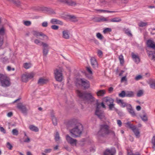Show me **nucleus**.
<instances>
[{
	"label": "nucleus",
	"instance_id": "obj_24",
	"mask_svg": "<svg viewBox=\"0 0 155 155\" xmlns=\"http://www.w3.org/2000/svg\"><path fill=\"white\" fill-rule=\"evenodd\" d=\"M63 37L64 38L68 39L69 38V31L67 30H64L62 32Z\"/></svg>",
	"mask_w": 155,
	"mask_h": 155
},
{
	"label": "nucleus",
	"instance_id": "obj_50",
	"mask_svg": "<svg viewBox=\"0 0 155 155\" xmlns=\"http://www.w3.org/2000/svg\"><path fill=\"white\" fill-rule=\"evenodd\" d=\"M24 24L27 26L30 25L31 24V22L30 21H24Z\"/></svg>",
	"mask_w": 155,
	"mask_h": 155
},
{
	"label": "nucleus",
	"instance_id": "obj_37",
	"mask_svg": "<svg viewBox=\"0 0 155 155\" xmlns=\"http://www.w3.org/2000/svg\"><path fill=\"white\" fill-rule=\"evenodd\" d=\"M119 96L123 98L126 97V92L124 91H122L119 94Z\"/></svg>",
	"mask_w": 155,
	"mask_h": 155
},
{
	"label": "nucleus",
	"instance_id": "obj_41",
	"mask_svg": "<svg viewBox=\"0 0 155 155\" xmlns=\"http://www.w3.org/2000/svg\"><path fill=\"white\" fill-rule=\"evenodd\" d=\"M12 133L13 135H17L18 134V132L16 129H14L12 130Z\"/></svg>",
	"mask_w": 155,
	"mask_h": 155
},
{
	"label": "nucleus",
	"instance_id": "obj_4",
	"mask_svg": "<svg viewBox=\"0 0 155 155\" xmlns=\"http://www.w3.org/2000/svg\"><path fill=\"white\" fill-rule=\"evenodd\" d=\"M0 82L1 85L4 87L9 86L10 84L9 78L6 75L1 74H0Z\"/></svg>",
	"mask_w": 155,
	"mask_h": 155
},
{
	"label": "nucleus",
	"instance_id": "obj_7",
	"mask_svg": "<svg viewBox=\"0 0 155 155\" xmlns=\"http://www.w3.org/2000/svg\"><path fill=\"white\" fill-rule=\"evenodd\" d=\"M35 75L33 72L26 73L22 75L21 80L23 82H26L30 79L32 78Z\"/></svg>",
	"mask_w": 155,
	"mask_h": 155
},
{
	"label": "nucleus",
	"instance_id": "obj_45",
	"mask_svg": "<svg viewBox=\"0 0 155 155\" xmlns=\"http://www.w3.org/2000/svg\"><path fill=\"white\" fill-rule=\"evenodd\" d=\"M55 140L56 141H59L60 139L59 134L58 132H57L55 136Z\"/></svg>",
	"mask_w": 155,
	"mask_h": 155
},
{
	"label": "nucleus",
	"instance_id": "obj_20",
	"mask_svg": "<svg viewBox=\"0 0 155 155\" xmlns=\"http://www.w3.org/2000/svg\"><path fill=\"white\" fill-rule=\"evenodd\" d=\"M61 2H64L67 4L69 5L74 6L76 5V3L71 0H60Z\"/></svg>",
	"mask_w": 155,
	"mask_h": 155
},
{
	"label": "nucleus",
	"instance_id": "obj_28",
	"mask_svg": "<svg viewBox=\"0 0 155 155\" xmlns=\"http://www.w3.org/2000/svg\"><path fill=\"white\" fill-rule=\"evenodd\" d=\"M134 96V92L132 91H128L126 92V97H133Z\"/></svg>",
	"mask_w": 155,
	"mask_h": 155
},
{
	"label": "nucleus",
	"instance_id": "obj_23",
	"mask_svg": "<svg viewBox=\"0 0 155 155\" xmlns=\"http://www.w3.org/2000/svg\"><path fill=\"white\" fill-rule=\"evenodd\" d=\"M147 83L150 85L151 88L155 89V80H154L150 79Z\"/></svg>",
	"mask_w": 155,
	"mask_h": 155
},
{
	"label": "nucleus",
	"instance_id": "obj_32",
	"mask_svg": "<svg viewBox=\"0 0 155 155\" xmlns=\"http://www.w3.org/2000/svg\"><path fill=\"white\" fill-rule=\"evenodd\" d=\"M32 66V64L30 63H25L23 64V67L26 69H28L30 68Z\"/></svg>",
	"mask_w": 155,
	"mask_h": 155
},
{
	"label": "nucleus",
	"instance_id": "obj_36",
	"mask_svg": "<svg viewBox=\"0 0 155 155\" xmlns=\"http://www.w3.org/2000/svg\"><path fill=\"white\" fill-rule=\"evenodd\" d=\"M151 143L153 145L152 148L155 150V136L154 135L151 140Z\"/></svg>",
	"mask_w": 155,
	"mask_h": 155
},
{
	"label": "nucleus",
	"instance_id": "obj_40",
	"mask_svg": "<svg viewBox=\"0 0 155 155\" xmlns=\"http://www.w3.org/2000/svg\"><path fill=\"white\" fill-rule=\"evenodd\" d=\"M48 52V48H43V55L46 56Z\"/></svg>",
	"mask_w": 155,
	"mask_h": 155
},
{
	"label": "nucleus",
	"instance_id": "obj_10",
	"mask_svg": "<svg viewBox=\"0 0 155 155\" xmlns=\"http://www.w3.org/2000/svg\"><path fill=\"white\" fill-rule=\"evenodd\" d=\"M66 139L68 142L71 145H76L77 143L76 140L73 139L68 135H66Z\"/></svg>",
	"mask_w": 155,
	"mask_h": 155
},
{
	"label": "nucleus",
	"instance_id": "obj_27",
	"mask_svg": "<svg viewBox=\"0 0 155 155\" xmlns=\"http://www.w3.org/2000/svg\"><path fill=\"white\" fill-rule=\"evenodd\" d=\"M47 82V80L43 78H40L38 80V84L41 85L46 83Z\"/></svg>",
	"mask_w": 155,
	"mask_h": 155
},
{
	"label": "nucleus",
	"instance_id": "obj_35",
	"mask_svg": "<svg viewBox=\"0 0 155 155\" xmlns=\"http://www.w3.org/2000/svg\"><path fill=\"white\" fill-rule=\"evenodd\" d=\"M125 124L127 126L129 127L130 129L132 130L136 126L133 125L132 124H131L130 122H127L125 123Z\"/></svg>",
	"mask_w": 155,
	"mask_h": 155
},
{
	"label": "nucleus",
	"instance_id": "obj_42",
	"mask_svg": "<svg viewBox=\"0 0 155 155\" xmlns=\"http://www.w3.org/2000/svg\"><path fill=\"white\" fill-rule=\"evenodd\" d=\"M143 94V91L142 90L139 91L137 94V96L138 97L141 96Z\"/></svg>",
	"mask_w": 155,
	"mask_h": 155
},
{
	"label": "nucleus",
	"instance_id": "obj_21",
	"mask_svg": "<svg viewBox=\"0 0 155 155\" xmlns=\"http://www.w3.org/2000/svg\"><path fill=\"white\" fill-rule=\"evenodd\" d=\"M132 130L134 133L136 137L137 138H139L140 136V132L139 129L135 126Z\"/></svg>",
	"mask_w": 155,
	"mask_h": 155
},
{
	"label": "nucleus",
	"instance_id": "obj_34",
	"mask_svg": "<svg viewBox=\"0 0 155 155\" xmlns=\"http://www.w3.org/2000/svg\"><path fill=\"white\" fill-rule=\"evenodd\" d=\"M52 120L53 124L54 125H56L57 124V121L56 118L54 116H52Z\"/></svg>",
	"mask_w": 155,
	"mask_h": 155
},
{
	"label": "nucleus",
	"instance_id": "obj_9",
	"mask_svg": "<svg viewBox=\"0 0 155 155\" xmlns=\"http://www.w3.org/2000/svg\"><path fill=\"white\" fill-rule=\"evenodd\" d=\"M33 35L36 37L38 36H41L43 37V39L42 40H45L46 41H48L49 39V38L48 36L44 34L41 32L37 31H34L33 32Z\"/></svg>",
	"mask_w": 155,
	"mask_h": 155
},
{
	"label": "nucleus",
	"instance_id": "obj_2",
	"mask_svg": "<svg viewBox=\"0 0 155 155\" xmlns=\"http://www.w3.org/2000/svg\"><path fill=\"white\" fill-rule=\"evenodd\" d=\"M83 130L82 125L80 123H78L75 127L70 130V132L72 136L74 137H77L80 136Z\"/></svg>",
	"mask_w": 155,
	"mask_h": 155
},
{
	"label": "nucleus",
	"instance_id": "obj_51",
	"mask_svg": "<svg viewBox=\"0 0 155 155\" xmlns=\"http://www.w3.org/2000/svg\"><path fill=\"white\" fill-rule=\"evenodd\" d=\"M109 131V134H110L111 135L114 137L115 136V133L113 131L110 130Z\"/></svg>",
	"mask_w": 155,
	"mask_h": 155
},
{
	"label": "nucleus",
	"instance_id": "obj_64",
	"mask_svg": "<svg viewBox=\"0 0 155 155\" xmlns=\"http://www.w3.org/2000/svg\"><path fill=\"white\" fill-rule=\"evenodd\" d=\"M12 114H13L12 113V112H9L7 114V116L8 117H10L12 116Z\"/></svg>",
	"mask_w": 155,
	"mask_h": 155
},
{
	"label": "nucleus",
	"instance_id": "obj_33",
	"mask_svg": "<svg viewBox=\"0 0 155 155\" xmlns=\"http://www.w3.org/2000/svg\"><path fill=\"white\" fill-rule=\"evenodd\" d=\"M114 105L115 104L114 103L111 104H110L109 105H108L109 110H116Z\"/></svg>",
	"mask_w": 155,
	"mask_h": 155
},
{
	"label": "nucleus",
	"instance_id": "obj_29",
	"mask_svg": "<svg viewBox=\"0 0 155 155\" xmlns=\"http://www.w3.org/2000/svg\"><path fill=\"white\" fill-rule=\"evenodd\" d=\"M29 128L30 130L35 132H37L39 131L38 128L34 125H30Z\"/></svg>",
	"mask_w": 155,
	"mask_h": 155
},
{
	"label": "nucleus",
	"instance_id": "obj_13",
	"mask_svg": "<svg viewBox=\"0 0 155 155\" xmlns=\"http://www.w3.org/2000/svg\"><path fill=\"white\" fill-rule=\"evenodd\" d=\"M116 151L114 148L107 149L104 152V155H114Z\"/></svg>",
	"mask_w": 155,
	"mask_h": 155
},
{
	"label": "nucleus",
	"instance_id": "obj_55",
	"mask_svg": "<svg viewBox=\"0 0 155 155\" xmlns=\"http://www.w3.org/2000/svg\"><path fill=\"white\" fill-rule=\"evenodd\" d=\"M51 28L54 30H57L58 28V26L56 25H52L51 26Z\"/></svg>",
	"mask_w": 155,
	"mask_h": 155
},
{
	"label": "nucleus",
	"instance_id": "obj_62",
	"mask_svg": "<svg viewBox=\"0 0 155 155\" xmlns=\"http://www.w3.org/2000/svg\"><path fill=\"white\" fill-rule=\"evenodd\" d=\"M99 103L100 105L101 108V107H102L103 108H106V106L103 102H102L101 104H100V103Z\"/></svg>",
	"mask_w": 155,
	"mask_h": 155
},
{
	"label": "nucleus",
	"instance_id": "obj_48",
	"mask_svg": "<svg viewBox=\"0 0 155 155\" xmlns=\"http://www.w3.org/2000/svg\"><path fill=\"white\" fill-rule=\"evenodd\" d=\"M111 31V29L110 28H106L104 29L103 32L104 33H106L107 32H110Z\"/></svg>",
	"mask_w": 155,
	"mask_h": 155
},
{
	"label": "nucleus",
	"instance_id": "obj_8",
	"mask_svg": "<svg viewBox=\"0 0 155 155\" xmlns=\"http://www.w3.org/2000/svg\"><path fill=\"white\" fill-rule=\"evenodd\" d=\"M55 78L56 81H62L63 78L62 74L60 69H56L54 71Z\"/></svg>",
	"mask_w": 155,
	"mask_h": 155
},
{
	"label": "nucleus",
	"instance_id": "obj_31",
	"mask_svg": "<svg viewBox=\"0 0 155 155\" xmlns=\"http://www.w3.org/2000/svg\"><path fill=\"white\" fill-rule=\"evenodd\" d=\"M121 21V19L119 17H116L111 19L108 22H117L120 21Z\"/></svg>",
	"mask_w": 155,
	"mask_h": 155
},
{
	"label": "nucleus",
	"instance_id": "obj_46",
	"mask_svg": "<svg viewBox=\"0 0 155 155\" xmlns=\"http://www.w3.org/2000/svg\"><path fill=\"white\" fill-rule=\"evenodd\" d=\"M41 45H42L43 47V48H48L49 46L48 45L47 43L43 42H42Z\"/></svg>",
	"mask_w": 155,
	"mask_h": 155
},
{
	"label": "nucleus",
	"instance_id": "obj_57",
	"mask_svg": "<svg viewBox=\"0 0 155 155\" xmlns=\"http://www.w3.org/2000/svg\"><path fill=\"white\" fill-rule=\"evenodd\" d=\"M97 54L99 57H101L103 55V53L101 51L99 50L97 52Z\"/></svg>",
	"mask_w": 155,
	"mask_h": 155
},
{
	"label": "nucleus",
	"instance_id": "obj_58",
	"mask_svg": "<svg viewBox=\"0 0 155 155\" xmlns=\"http://www.w3.org/2000/svg\"><path fill=\"white\" fill-rule=\"evenodd\" d=\"M87 71L91 74H92V72L91 71L90 67H87Z\"/></svg>",
	"mask_w": 155,
	"mask_h": 155
},
{
	"label": "nucleus",
	"instance_id": "obj_25",
	"mask_svg": "<svg viewBox=\"0 0 155 155\" xmlns=\"http://www.w3.org/2000/svg\"><path fill=\"white\" fill-rule=\"evenodd\" d=\"M51 23L54 24H58L61 25L63 24L62 21L55 18L52 19L51 21Z\"/></svg>",
	"mask_w": 155,
	"mask_h": 155
},
{
	"label": "nucleus",
	"instance_id": "obj_3",
	"mask_svg": "<svg viewBox=\"0 0 155 155\" xmlns=\"http://www.w3.org/2000/svg\"><path fill=\"white\" fill-rule=\"evenodd\" d=\"M109 127L107 125L104 124L100 125V129L98 132L97 136L98 138L104 137L109 134Z\"/></svg>",
	"mask_w": 155,
	"mask_h": 155
},
{
	"label": "nucleus",
	"instance_id": "obj_44",
	"mask_svg": "<svg viewBox=\"0 0 155 155\" xmlns=\"http://www.w3.org/2000/svg\"><path fill=\"white\" fill-rule=\"evenodd\" d=\"M96 36L98 38L101 40L103 38V35L100 33H98L97 34Z\"/></svg>",
	"mask_w": 155,
	"mask_h": 155
},
{
	"label": "nucleus",
	"instance_id": "obj_49",
	"mask_svg": "<svg viewBox=\"0 0 155 155\" xmlns=\"http://www.w3.org/2000/svg\"><path fill=\"white\" fill-rule=\"evenodd\" d=\"M7 147L9 150H11L12 148V146L9 142H7Z\"/></svg>",
	"mask_w": 155,
	"mask_h": 155
},
{
	"label": "nucleus",
	"instance_id": "obj_53",
	"mask_svg": "<svg viewBox=\"0 0 155 155\" xmlns=\"http://www.w3.org/2000/svg\"><path fill=\"white\" fill-rule=\"evenodd\" d=\"M48 25V23L47 21H44L42 24V26L44 27H47Z\"/></svg>",
	"mask_w": 155,
	"mask_h": 155
},
{
	"label": "nucleus",
	"instance_id": "obj_52",
	"mask_svg": "<svg viewBox=\"0 0 155 155\" xmlns=\"http://www.w3.org/2000/svg\"><path fill=\"white\" fill-rule=\"evenodd\" d=\"M142 78V76L141 75H138L137 76H136L135 78V79L136 81H138L139 80H140Z\"/></svg>",
	"mask_w": 155,
	"mask_h": 155
},
{
	"label": "nucleus",
	"instance_id": "obj_38",
	"mask_svg": "<svg viewBox=\"0 0 155 155\" xmlns=\"http://www.w3.org/2000/svg\"><path fill=\"white\" fill-rule=\"evenodd\" d=\"M34 43L36 45L41 46V44L42 41H41L38 39H35L34 41Z\"/></svg>",
	"mask_w": 155,
	"mask_h": 155
},
{
	"label": "nucleus",
	"instance_id": "obj_60",
	"mask_svg": "<svg viewBox=\"0 0 155 155\" xmlns=\"http://www.w3.org/2000/svg\"><path fill=\"white\" fill-rule=\"evenodd\" d=\"M117 124L119 127H120L122 125V122L120 120H117Z\"/></svg>",
	"mask_w": 155,
	"mask_h": 155
},
{
	"label": "nucleus",
	"instance_id": "obj_59",
	"mask_svg": "<svg viewBox=\"0 0 155 155\" xmlns=\"http://www.w3.org/2000/svg\"><path fill=\"white\" fill-rule=\"evenodd\" d=\"M51 151V149H46L45 150L44 152L45 153H49Z\"/></svg>",
	"mask_w": 155,
	"mask_h": 155
},
{
	"label": "nucleus",
	"instance_id": "obj_12",
	"mask_svg": "<svg viewBox=\"0 0 155 155\" xmlns=\"http://www.w3.org/2000/svg\"><path fill=\"white\" fill-rule=\"evenodd\" d=\"M17 107L20 110L22 113L24 114L26 113L27 110L25 106L23 105L22 104H18L17 106Z\"/></svg>",
	"mask_w": 155,
	"mask_h": 155
},
{
	"label": "nucleus",
	"instance_id": "obj_19",
	"mask_svg": "<svg viewBox=\"0 0 155 155\" xmlns=\"http://www.w3.org/2000/svg\"><path fill=\"white\" fill-rule=\"evenodd\" d=\"M106 93V91L105 90H99L97 91L96 94L98 97H103L104 96Z\"/></svg>",
	"mask_w": 155,
	"mask_h": 155
},
{
	"label": "nucleus",
	"instance_id": "obj_18",
	"mask_svg": "<svg viewBox=\"0 0 155 155\" xmlns=\"http://www.w3.org/2000/svg\"><path fill=\"white\" fill-rule=\"evenodd\" d=\"M147 45L149 47L153 49L155 48V43L151 39H149L147 41Z\"/></svg>",
	"mask_w": 155,
	"mask_h": 155
},
{
	"label": "nucleus",
	"instance_id": "obj_15",
	"mask_svg": "<svg viewBox=\"0 0 155 155\" xmlns=\"http://www.w3.org/2000/svg\"><path fill=\"white\" fill-rule=\"evenodd\" d=\"M103 101L108 105L110 104L113 103L114 102V100L112 98L108 97H104L103 99Z\"/></svg>",
	"mask_w": 155,
	"mask_h": 155
},
{
	"label": "nucleus",
	"instance_id": "obj_63",
	"mask_svg": "<svg viewBox=\"0 0 155 155\" xmlns=\"http://www.w3.org/2000/svg\"><path fill=\"white\" fill-rule=\"evenodd\" d=\"M128 155H134L132 151L130 150H127Z\"/></svg>",
	"mask_w": 155,
	"mask_h": 155
},
{
	"label": "nucleus",
	"instance_id": "obj_54",
	"mask_svg": "<svg viewBox=\"0 0 155 155\" xmlns=\"http://www.w3.org/2000/svg\"><path fill=\"white\" fill-rule=\"evenodd\" d=\"M128 104H127L125 102H123V101L120 104V105L123 107H125L126 106L127 107Z\"/></svg>",
	"mask_w": 155,
	"mask_h": 155
},
{
	"label": "nucleus",
	"instance_id": "obj_17",
	"mask_svg": "<svg viewBox=\"0 0 155 155\" xmlns=\"http://www.w3.org/2000/svg\"><path fill=\"white\" fill-rule=\"evenodd\" d=\"M94 19L95 21L98 22H104L108 21L107 18H105L103 16L97 17Z\"/></svg>",
	"mask_w": 155,
	"mask_h": 155
},
{
	"label": "nucleus",
	"instance_id": "obj_30",
	"mask_svg": "<svg viewBox=\"0 0 155 155\" xmlns=\"http://www.w3.org/2000/svg\"><path fill=\"white\" fill-rule=\"evenodd\" d=\"M148 55L150 58L151 60H155V51H150L148 53Z\"/></svg>",
	"mask_w": 155,
	"mask_h": 155
},
{
	"label": "nucleus",
	"instance_id": "obj_47",
	"mask_svg": "<svg viewBox=\"0 0 155 155\" xmlns=\"http://www.w3.org/2000/svg\"><path fill=\"white\" fill-rule=\"evenodd\" d=\"M125 33L129 36H132V34L131 33L129 29H126L125 31Z\"/></svg>",
	"mask_w": 155,
	"mask_h": 155
},
{
	"label": "nucleus",
	"instance_id": "obj_5",
	"mask_svg": "<svg viewBox=\"0 0 155 155\" xmlns=\"http://www.w3.org/2000/svg\"><path fill=\"white\" fill-rule=\"evenodd\" d=\"M95 114L101 119L104 118V117L105 115L104 111L101 110V108H100V105L98 102L96 103V107Z\"/></svg>",
	"mask_w": 155,
	"mask_h": 155
},
{
	"label": "nucleus",
	"instance_id": "obj_61",
	"mask_svg": "<svg viewBox=\"0 0 155 155\" xmlns=\"http://www.w3.org/2000/svg\"><path fill=\"white\" fill-rule=\"evenodd\" d=\"M30 141V139L28 137H27L26 139H25V140H24V142L26 143H29Z\"/></svg>",
	"mask_w": 155,
	"mask_h": 155
},
{
	"label": "nucleus",
	"instance_id": "obj_43",
	"mask_svg": "<svg viewBox=\"0 0 155 155\" xmlns=\"http://www.w3.org/2000/svg\"><path fill=\"white\" fill-rule=\"evenodd\" d=\"M147 24L146 22H140L138 24V25L140 27H143L146 26Z\"/></svg>",
	"mask_w": 155,
	"mask_h": 155
},
{
	"label": "nucleus",
	"instance_id": "obj_39",
	"mask_svg": "<svg viewBox=\"0 0 155 155\" xmlns=\"http://www.w3.org/2000/svg\"><path fill=\"white\" fill-rule=\"evenodd\" d=\"M119 59L120 61L121 64H123L124 63V57L121 54L119 56Z\"/></svg>",
	"mask_w": 155,
	"mask_h": 155
},
{
	"label": "nucleus",
	"instance_id": "obj_6",
	"mask_svg": "<svg viewBox=\"0 0 155 155\" xmlns=\"http://www.w3.org/2000/svg\"><path fill=\"white\" fill-rule=\"evenodd\" d=\"M77 84L81 85L85 89H87L90 87V84L89 81L84 78H81L78 79L77 80Z\"/></svg>",
	"mask_w": 155,
	"mask_h": 155
},
{
	"label": "nucleus",
	"instance_id": "obj_26",
	"mask_svg": "<svg viewBox=\"0 0 155 155\" xmlns=\"http://www.w3.org/2000/svg\"><path fill=\"white\" fill-rule=\"evenodd\" d=\"M142 113L143 114V115L140 116V118L143 121H147L148 120V118L147 114L144 110H142Z\"/></svg>",
	"mask_w": 155,
	"mask_h": 155
},
{
	"label": "nucleus",
	"instance_id": "obj_11",
	"mask_svg": "<svg viewBox=\"0 0 155 155\" xmlns=\"http://www.w3.org/2000/svg\"><path fill=\"white\" fill-rule=\"evenodd\" d=\"M127 109L129 113L133 117L136 116V114L134 109L130 104H128L127 107Z\"/></svg>",
	"mask_w": 155,
	"mask_h": 155
},
{
	"label": "nucleus",
	"instance_id": "obj_16",
	"mask_svg": "<svg viewBox=\"0 0 155 155\" xmlns=\"http://www.w3.org/2000/svg\"><path fill=\"white\" fill-rule=\"evenodd\" d=\"M132 57L134 61L137 64H138L140 61V59L138 55L133 53L131 54Z\"/></svg>",
	"mask_w": 155,
	"mask_h": 155
},
{
	"label": "nucleus",
	"instance_id": "obj_14",
	"mask_svg": "<svg viewBox=\"0 0 155 155\" xmlns=\"http://www.w3.org/2000/svg\"><path fill=\"white\" fill-rule=\"evenodd\" d=\"M5 29L4 28H2L0 29V47L2 46L3 44V35L5 34Z\"/></svg>",
	"mask_w": 155,
	"mask_h": 155
},
{
	"label": "nucleus",
	"instance_id": "obj_1",
	"mask_svg": "<svg viewBox=\"0 0 155 155\" xmlns=\"http://www.w3.org/2000/svg\"><path fill=\"white\" fill-rule=\"evenodd\" d=\"M76 93L78 96L82 100L89 103L94 100V97L90 93L82 92L79 90H77Z\"/></svg>",
	"mask_w": 155,
	"mask_h": 155
},
{
	"label": "nucleus",
	"instance_id": "obj_22",
	"mask_svg": "<svg viewBox=\"0 0 155 155\" xmlns=\"http://www.w3.org/2000/svg\"><path fill=\"white\" fill-rule=\"evenodd\" d=\"M90 60L91 65L93 67L95 68H97L98 66L97 63L96 59L94 57H92L91 58Z\"/></svg>",
	"mask_w": 155,
	"mask_h": 155
},
{
	"label": "nucleus",
	"instance_id": "obj_56",
	"mask_svg": "<svg viewBox=\"0 0 155 155\" xmlns=\"http://www.w3.org/2000/svg\"><path fill=\"white\" fill-rule=\"evenodd\" d=\"M0 130L1 132L3 133L4 134L6 133V130L2 127H0Z\"/></svg>",
	"mask_w": 155,
	"mask_h": 155
}]
</instances>
